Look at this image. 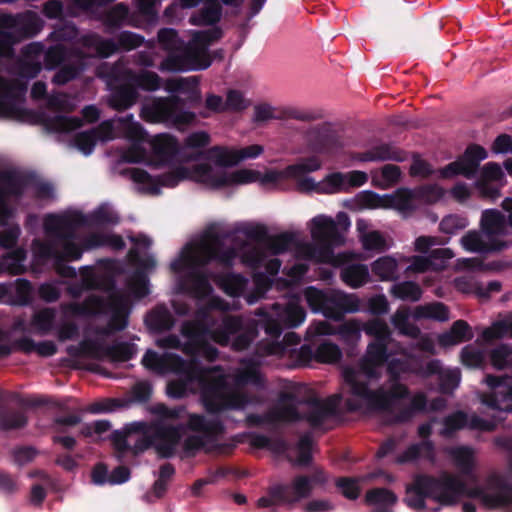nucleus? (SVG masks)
Wrapping results in <instances>:
<instances>
[{
    "mask_svg": "<svg viewBox=\"0 0 512 512\" xmlns=\"http://www.w3.org/2000/svg\"><path fill=\"white\" fill-rule=\"evenodd\" d=\"M391 386L389 390L379 388V395L385 399V404L379 406V411L392 413V408L395 400L405 399L409 396L410 392L406 385L400 383V380L390 381Z\"/></svg>",
    "mask_w": 512,
    "mask_h": 512,
    "instance_id": "obj_48",
    "label": "nucleus"
},
{
    "mask_svg": "<svg viewBox=\"0 0 512 512\" xmlns=\"http://www.w3.org/2000/svg\"><path fill=\"white\" fill-rule=\"evenodd\" d=\"M142 364L145 368L158 374L168 372L183 374L188 370V363L181 356L174 353L159 355L153 350L146 351L142 358Z\"/></svg>",
    "mask_w": 512,
    "mask_h": 512,
    "instance_id": "obj_23",
    "label": "nucleus"
},
{
    "mask_svg": "<svg viewBox=\"0 0 512 512\" xmlns=\"http://www.w3.org/2000/svg\"><path fill=\"white\" fill-rule=\"evenodd\" d=\"M85 57L79 55L76 60L63 64L54 74L52 83L58 86L65 85L76 79L85 70Z\"/></svg>",
    "mask_w": 512,
    "mask_h": 512,
    "instance_id": "obj_43",
    "label": "nucleus"
},
{
    "mask_svg": "<svg viewBox=\"0 0 512 512\" xmlns=\"http://www.w3.org/2000/svg\"><path fill=\"white\" fill-rule=\"evenodd\" d=\"M194 176L199 183L211 189H222L234 185H243L256 182L260 179L259 171L240 169L231 173L214 169L208 163H200L194 166Z\"/></svg>",
    "mask_w": 512,
    "mask_h": 512,
    "instance_id": "obj_10",
    "label": "nucleus"
},
{
    "mask_svg": "<svg viewBox=\"0 0 512 512\" xmlns=\"http://www.w3.org/2000/svg\"><path fill=\"white\" fill-rule=\"evenodd\" d=\"M485 383L491 392L482 395V403L493 410L512 413V378L489 374Z\"/></svg>",
    "mask_w": 512,
    "mask_h": 512,
    "instance_id": "obj_16",
    "label": "nucleus"
},
{
    "mask_svg": "<svg viewBox=\"0 0 512 512\" xmlns=\"http://www.w3.org/2000/svg\"><path fill=\"white\" fill-rule=\"evenodd\" d=\"M0 27L12 30L19 42L36 36L43 28V20L34 11H26L16 15L0 16Z\"/></svg>",
    "mask_w": 512,
    "mask_h": 512,
    "instance_id": "obj_22",
    "label": "nucleus"
},
{
    "mask_svg": "<svg viewBox=\"0 0 512 512\" xmlns=\"http://www.w3.org/2000/svg\"><path fill=\"white\" fill-rule=\"evenodd\" d=\"M386 363L389 381L401 380V376L404 374H415L422 377L421 371L424 370V365L413 360L392 358Z\"/></svg>",
    "mask_w": 512,
    "mask_h": 512,
    "instance_id": "obj_39",
    "label": "nucleus"
},
{
    "mask_svg": "<svg viewBox=\"0 0 512 512\" xmlns=\"http://www.w3.org/2000/svg\"><path fill=\"white\" fill-rule=\"evenodd\" d=\"M477 231H469L462 238L461 243L465 250L473 253H495L507 249V245L498 242H489L483 239Z\"/></svg>",
    "mask_w": 512,
    "mask_h": 512,
    "instance_id": "obj_34",
    "label": "nucleus"
},
{
    "mask_svg": "<svg viewBox=\"0 0 512 512\" xmlns=\"http://www.w3.org/2000/svg\"><path fill=\"white\" fill-rule=\"evenodd\" d=\"M194 166L192 169H189L184 166H178L175 169L168 171L166 173L160 174L158 176H151L146 170L142 168H132L129 173L131 179L140 184H147L149 186V190L153 194L160 193V187H170L173 188L179 184V182L185 179H193L194 181H199L194 176Z\"/></svg>",
    "mask_w": 512,
    "mask_h": 512,
    "instance_id": "obj_15",
    "label": "nucleus"
},
{
    "mask_svg": "<svg viewBox=\"0 0 512 512\" xmlns=\"http://www.w3.org/2000/svg\"><path fill=\"white\" fill-rule=\"evenodd\" d=\"M302 403L290 392H281L277 405L269 411V418L274 423H294L303 420V413L298 411L297 404Z\"/></svg>",
    "mask_w": 512,
    "mask_h": 512,
    "instance_id": "obj_28",
    "label": "nucleus"
},
{
    "mask_svg": "<svg viewBox=\"0 0 512 512\" xmlns=\"http://www.w3.org/2000/svg\"><path fill=\"white\" fill-rule=\"evenodd\" d=\"M130 10L127 4L116 3L100 16V20L105 27V32L112 34L115 30L122 28L128 22Z\"/></svg>",
    "mask_w": 512,
    "mask_h": 512,
    "instance_id": "obj_35",
    "label": "nucleus"
},
{
    "mask_svg": "<svg viewBox=\"0 0 512 512\" xmlns=\"http://www.w3.org/2000/svg\"><path fill=\"white\" fill-rule=\"evenodd\" d=\"M422 377L427 378L437 375L439 391L442 394H452L459 386L461 374L458 369H442L441 362L437 359L430 360L424 365Z\"/></svg>",
    "mask_w": 512,
    "mask_h": 512,
    "instance_id": "obj_29",
    "label": "nucleus"
},
{
    "mask_svg": "<svg viewBox=\"0 0 512 512\" xmlns=\"http://www.w3.org/2000/svg\"><path fill=\"white\" fill-rule=\"evenodd\" d=\"M311 236L313 240L326 247L341 246L344 244V236L340 233L337 223L323 215L316 216L311 221Z\"/></svg>",
    "mask_w": 512,
    "mask_h": 512,
    "instance_id": "obj_24",
    "label": "nucleus"
},
{
    "mask_svg": "<svg viewBox=\"0 0 512 512\" xmlns=\"http://www.w3.org/2000/svg\"><path fill=\"white\" fill-rule=\"evenodd\" d=\"M108 306L111 311V316L107 328L102 330V333L105 335L124 330L128 325L130 313L129 300L122 294L111 296Z\"/></svg>",
    "mask_w": 512,
    "mask_h": 512,
    "instance_id": "obj_30",
    "label": "nucleus"
},
{
    "mask_svg": "<svg viewBox=\"0 0 512 512\" xmlns=\"http://www.w3.org/2000/svg\"><path fill=\"white\" fill-rule=\"evenodd\" d=\"M263 152V147L258 144L249 145L239 150L228 149L223 146H213L207 151L200 152L198 157L213 161L219 167H231L245 159H254Z\"/></svg>",
    "mask_w": 512,
    "mask_h": 512,
    "instance_id": "obj_17",
    "label": "nucleus"
},
{
    "mask_svg": "<svg viewBox=\"0 0 512 512\" xmlns=\"http://www.w3.org/2000/svg\"><path fill=\"white\" fill-rule=\"evenodd\" d=\"M83 47L95 52L99 58L105 59L118 53L116 40L113 38H104L98 33H88L81 37Z\"/></svg>",
    "mask_w": 512,
    "mask_h": 512,
    "instance_id": "obj_33",
    "label": "nucleus"
},
{
    "mask_svg": "<svg viewBox=\"0 0 512 512\" xmlns=\"http://www.w3.org/2000/svg\"><path fill=\"white\" fill-rule=\"evenodd\" d=\"M187 379L169 381L166 393L174 399L183 398L187 393L188 382L196 380L200 388L201 402L209 414H218L227 410H243L253 402L244 392L227 391V382L223 375H212V370L203 367L188 368Z\"/></svg>",
    "mask_w": 512,
    "mask_h": 512,
    "instance_id": "obj_3",
    "label": "nucleus"
},
{
    "mask_svg": "<svg viewBox=\"0 0 512 512\" xmlns=\"http://www.w3.org/2000/svg\"><path fill=\"white\" fill-rule=\"evenodd\" d=\"M341 397L338 395L330 396L324 400L313 397L306 401L310 406L307 413H303V420L307 421L312 428H319L323 422L331 416L337 414V409Z\"/></svg>",
    "mask_w": 512,
    "mask_h": 512,
    "instance_id": "obj_26",
    "label": "nucleus"
},
{
    "mask_svg": "<svg viewBox=\"0 0 512 512\" xmlns=\"http://www.w3.org/2000/svg\"><path fill=\"white\" fill-rule=\"evenodd\" d=\"M424 454L427 458H430L434 454V444L430 440H423L420 443L411 444L403 453L396 457L397 464H405L413 462L420 458Z\"/></svg>",
    "mask_w": 512,
    "mask_h": 512,
    "instance_id": "obj_50",
    "label": "nucleus"
},
{
    "mask_svg": "<svg viewBox=\"0 0 512 512\" xmlns=\"http://www.w3.org/2000/svg\"><path fill=\"white\" fill-rule=\"evenodd\" d=\"M222 16V7L218 0H205L204 6L191 16L190 22L196 26H208L218 23Z\"/></svg>",
    "mask_w": 512,
    "mask_h": 512,
    "instance_id": "obj_41",
    "label": "nucleus"
},
{
    "mask_svg": "<svg viewBox=\"0 0 512 512\" xmlns=\"http://www.w3.org/2000/svg\"><path fill=\"white\" fill-rule=\"evenodd\" d=\"M398 264L391 256H383L375 260L371 265L372 273L380 281H389L396 278Z\"/></svg>",
    "mask_w": 512,
    "mask_h": 512,
    "instance_id": "obj_56",
    "label": "nucleus"
},
{
    "mask_svg": "<svg viewBox=\"0 0 512 512\" xmlns=\"http://www.w3.org/2000/svg\"><path fill=\"white\" fill-rule=\"evenodd\" d=\"M82 124L81 118L64 115H57L45 120L46 129L52 132H71L79 129Z\"/></svg>",
    "mask_w": 512,
    "mask_h": 512,
    "instance_id": "obj_55",
    "label": "nucleus"
},
{
    "mask_svg": "<svg viewBox=\"0 0 512 512\" xmlns=\"http://www.w3.org/2000/svg\"><path fill=\"white\" fill-rule=\"evenodd\" d=\"M123 70L112 68L108 73L107 85L111 91L109 105L117 110L123 111L132 107L138 99V91L130 80H120L118 78Z\"/></svg>",
    "mask_w": 512,
    "mask_h": 512,
    "instance_id": "obj_18",
    "label": "nucleus"
},
{
    "mask_svg": "<svg viewBox=\"0 0 512 512\" xmlns=\"http://www.w3.org/2000/svg\"><path fill=\"white\" fill-rule=\"evenodd\" d=\"M127 287L133 296L137 299H142L150 293L149 279L146 273L141 269H137L130 276L127 281Z\"/></svg>",
    "mask_w": 512,
    "mask_h": 512,
    "instance_id": "obj_62",
    "label": "nucleus"
},
{
    "mask_svg": "<svg viewBox=\"0 0 512 512\" xmlns=\"http://www.w3.org/2000/svg\"><path fill=\"white\" fill-rule=\"evenodd\" d=\"M115 40L118 47V53L129 52L139 48L145 43L144 36L128 30L118 33Z\"/></svg>",
    "mask_w": 512,
    "mask_h": 512,
    "instance_id": "obj_63",
    "label": "nucleus"
},
{
    "mask_svg": "<svg viewBox=\"0 0 512 512\" xmlns=\"http://www.w3.org/2000/svg\"><path fill=\"white\" fill-rule=\"evenodd\" d=\"M354 158L361 162H403L407 159V153L391 143H381L369 150L356 153Z\"/></svg>",
    "mask_w": 512,
    "mask_h": 512,
    "instance_id": "obj_31",
    "label": "nucleus"
},
{
    "mask_svg": "<svg viewBox=\"0 0 512 512\" xmlns=\"http://www.w3.org/2000/svg\"><path fill=\"white\" fill-rule=\"evenodd\" d=\"M482 337L487 342L503 339L505 337L512 339V314H509L503 319L494 321L490 327L483 331Z\"/></svg>",
    "mask_w": 512,
    "mask_h": 512,
    "instance_id": "obj_51",
    "label": "nucleus"
},
{
    "mask_svg": "<svg viewBox=\"0 0 512 512\" xmlns=\"http://www.w3.org/2000/svg\"><path fill=\"white\" fill-rule=\"evenodd\" d=\"M474 337L471 326L465 320H456L449 331L439 336L441 346H454L462 342L470 341Z\"/></svg>",
    "mask_w": 512,
    "mask_h": 512,
    "instance_id": "obj_37",
    "label": "nucleus"
},
{
    "mask_svg": "<svg viewBox=\"0 0 512 512\" xmlns=\"http://www.w3.org/2000/svg\"><path fill=\"white\" fill-rule=\"evenodd\" d=\"M299 254L307 260H314L317 262H328L333 257V250L331 247H326L315 242L303 243L298 246Z\"/></svg>",
    "mask_w": 512,
    "mask_h": 512,
    "instance_id": "obj_54",
    "label": "nucleus"
},
{
    "mask_svg": "<svg viewBox=\"0 0 512 512\" xmlns=\"http://www.w3.org/2000/svg\"><path fill=\"white\" fill-rule=\"evenodd\" d=\"M488 156L484 147L478 144H470L457 160L440 168L437 173L442 179H451L462 175L467 179H473L479 169L480 162Z\"/></svg>",
    "mask_w": 512,
    "mask_h": 512,
    "instance_id": "obj_14",
    "label": "nucleus"
},
{
    "mask_svg": "<svg viewBox=\"0 0 512 512\" xmlns=\"http://www.w3.org/2000/svg\"><path fill=\"white\" fill-rule=\"evenodd\" d=\"M481 233L489 242L504 243L512 247L511 230L505 214L497 209H486L481 214Z\"/></svg>",
    "mask_w": 512,
    "mask_h": 512,
    "instance_id": "obj_19",
    "label": "nucleus"
},
{
    "mask_svg": "<svg viewBox=\"0 0 512 512\" xmlns=\"http://www.w3.org/2000/svg\"><path fill=\"white\" fill-rule=\"evenodd\" d=\"M87 218L80 212L65 215L49 214L44 220V229L47 234L53 235L62 242L63 259L79 260L82 257L83 249L73 242L77 228L86 226Z\"/></svg>",
    "mask_w": 512,
    "mask_h": 512,
    "instance_id": "obj_7",
    "label": "nucleus"
},
{
    "mask_svg": "<svg viewBox=\"0 0 512 512\" xmlns=\"http://www.w3.org/2000/svg\"><path fill=\"white\" fill-rule=\"evenodd\" d=\"M26 260V251L23 248H16L0 257V275H22L26 272L23 262Z\"/></svg>",
    "mask_w": 512,
    "mask_h": 512,
    "instance_id": "obj_42",
    "label": "nucleus"
},
{
    "mask_svg": "<svg viewBox=\"0 0 512 512\" xmlns=\"http://www.w3.org/2000/svg\"><path fill=\"white\" fill-rule=\"evenodd\" d=\"M106 306L102 297L91 295L81 303H70L68 311L75 317H94L104 313Z\"/></svg>",
    "mask_w": 512,
    "mask_h": 512,
    "instance_id": "obj_38",
    "label": "nucleus"
},
{
    "mask_svg": "<svg viewBox=\"0 0 512 512\" xmlns=\"http://www.w3.org/2000/svg\"><path fill=\"white\" fill-rule=\"evenodd\" d=\"M468 424V416L463 411H456L443 419V428L440 435L445 438H450L458 430L465 428Z\"/></svg>",
    "mask_w": 512,
    "mask_h": 512,
    "instance_id": "obj_61",
    "label": "nucleus"
},
{
    "mask_svg": "<svg viewBox=\"0 0 512 512\" xmlns=\"http://www.w3.org/2000/svg\"><path fill=\"white\" fill-rule=\"evenodd\" d=\"M27 82L20 79L9 80L0 75V118H7L15 112V102L24 98Z\"/></svg>",
    "mask_w": 512,
    "mask_h": 512,
    "instance_id": "obj_25",
    "label": "nucleus"
},
{
    "mask_svg": "<svg viewBox=\"0 0 512 512\" xmlns=\"http://www.w3.org/2000/svg\"><path fill=\"white\" fill-rule=\"evenodd\" d=\"M305 140L311 151L327 153L338 143V135L330 123H322L310 127L305 134Z\"/></svg>",
    "mask_w": 512,
    "mask_h": 512,
    "instance_id": "obj_27",
    "label": "nucleus"
},
{
    "mask_svg": "<svg viewBox=\"0 0 512 512\" xmlns=\"http://www.w3.org/2000/svg\"><path fill=\"white\" fill-rule=\"evenodd\" d=\"M397 500L398 497L393 491L383 487L372 488L365 494L367 505L391 507L396 504Z\"/></svg>",
    "mask_w": 512,
    "mask_h": 512,
    "instance_id": "obj_60",
    "label": "nucleus"
},
{
    "mask_svg": "<svg viewBox=\"0 0 512 512\" xmlns=\"http://www.w3.org/2000/svg\"><path fill=\"white\" fill-rule=\"evenodd\" d=\"M136 353L135 345L128 342H116L104 346V355L114 362H126L131 360Z\"/></svg>",
    "mask_w": 512,
    "mask_h": 512,
    "instance_id": "obj_57",
    "label": "nucleus"
},
{
    "mask_svg": "<svg viewBox=\"0 0 512 512\" xmlns=\"http://www.w3.org/2000/svg\"><path fill=\"white\" fill-rule=\"evenodd\" d=\"M455 465L464 475H469L474 469V450L469 446H459L451 451Z\"/></svg>",
    "mask_w": 512,
    "mask_h": 512,
    "instance_id": "obj_59",
    "label": "nucleus"
},
{
    "mask_svg": "<svg viewBox=\"0 0 512 512\" xmlns=\"http://www.w3.org/2000/svg\"><path fill=\"white\" fill-rule=\"evenodd\" d=\"M367 181L368 175L363 171L332 172L320 181L319 194L349 193L353 188L361 187Z\"/></svg>",
    "mask_w": 512,
    "mask_h": 512,
    "instance_id": "obj_21",
    "label": "nucleus"
},
{
    "mask_svg": "<svg viewBox=\"0 0 512 512\" xmlns=\"http://www.w3.org/2000/svg\"><path fill=\"white\" fill-rule=\"evenodd\" d=\"M117 79L130 80L134 87L145 91H156L161 86V78L156 72L144 70L140 73H134L131 70H123Z\"/></svg>",
    "mask_w": 512,
    "mask_h": 512,
    "instance_id": "obj_36",
    "label": "nucleus"
},
{
    "mask_svg": "<svg viewBox=\"0 0 512 512\" xmlns=\"http://www.w3.org/2000/svg\"><path fill=\"white\" fill-rule=\"evenodd\" d=\"M491 365L497 370H505L512 367V345L501 343L489 353Z\"/></svg>",
    "mask_w": 512,
    "mask_h": 512,
    "instance_id": "obj_58",
    "label": "nucleus"
},
{
    "mask_svg": "<svg viewBox=\"0 0 512 512\" xmlns=\"http://www.w3.org/2000/svg\"><path fill=\"white\" fill-rule=\"evenodd\" d=\"M210 328L201 321H186L181 334L186 338L182 351L192 358L202 357L209 362L218 358V349L210 343Z\"/></svg>",
    "mask_w": 512,
    "mask_h": 512,
    "instance_id": "obj_12",
    "label": "nucleus"
},
{
    "mask_svg": "<svg viewBox=\"0 0 512 512\" xmlns=\"http://www.w3.org/2000/svg\"><path fill=\"white\" fill-rule=\"evenodd\" d=\"M272 310L271 314H264L257 324L272 340H277L284 329L298 327L306 317L305 310L294 303L286 305L274 303Z\"/></svg>",
    "mask_w": 512,
    "mask_h": 512,
    "instance_id": "obj_11",
    "label": "nucleus"
},
{
    "mask_svg": "<svg viewBox=\"0 0 512 512\" xmlns=\"http://www.w3.org/2000/svg\"><path fill=\"white\" fill-rule=\"evenodd\" d=\"M190 431L201 433V435H189L183 442V450L188 456L204 449L206 452L220 450L222 445L217 440L225 432V426L219 419H207L204 415L191 413L188 415L186 424Z\"/></svg>",
    "mask_w": 512,
    "mask_h": 512,
    "instance_id": "obj_5",
    "label": "nucleus"
},
{
    "mask_svg": "<svg viewBox=\"0 0 512 512\" xmlns=\"http://www.w3.org/2000/svg\"><path fill=\"white\" fill-rule=\"evenodd\" d=\"M236 257V249L225 248L221 235L209 230L198 244L185 245L179 257L170 263V270L179 274L188 269L189 271L178 282L179 290L197 300H204L213 292V287L208 276L200 268L216 261L230 269L233 267Z\"/></svg>",
    "mask_w": 512,
    "mask_h": 512,
    "instance_id": "obj_2",
    "label": "nucleus"
},
{
    "mask_svg": "<svg viewBox=\"0 0 512 512\" xmlns=\"http://www.w3.org/2000/svg\"><path fill=\"white\" fill-rule=\"evenodd\" d=\"M342 376L351 396L345 400V407L349 412H358L362 409L379 411V406L385 404L384 397L379 395V388L371 389L369 382L363 379L356 369L346 367Z\"/></svg>",
    "mask_w": 512,
    "mask_h": 512,
    "instance_id": "obj_8",
    "label": "nucleus"
},
{
    "mask_svg": "<svg viewBox=\"0 0 512 512\" xmlns=\"http://www.w3.org/2000/svg\"><path fill=\"white\" fill-rule=\"evenodd\" d=\"M305 300L313 312H320L326 318L342 320L346 313L359 310V300L340 291H323L315 287H307L304 292Z\"/></svg>",
    "mask_w": 512,
    "mask_h": 512,
    "instance_id": "obj_6",
    "label": "nucleus"
},
{
    "mask_svg": "<svg viewBox=\"0 0 512 512\" xmlns=\"http://www.w3.org/2000/svg\"><path fill=\"white\" fill-rule=\"evenodd\" d=\"M509 469L512 473V458L509 461ZM487 484L497 492L488 493L482 487L467 489L460 478L447 471L441 472L439 476L416 474L413 482L406 487L404 502L417 512L426 509V499L436 501L439 506L432 512H439L440 506L455 505L463 495L480 499L485 506L492 509L512 504V486L501 476L490 475Z\"/></svg>",
    "mask_w": 512,
    "mask_h": 512,
    "instance_id": "obj_1",
    "label": "nucleus"
},
{
    "mask_svg": "<svg viewBox=\"0 0 512 512\" xmlns=\"http://www.w3.org/2000/svg\"><path fill=\"white\" fill-rule=\"evenodd\" d=\"M390 293L403 301L417 302L422 296V289L416 282L403 281L392 285Z\"/></svg>",
    "mask_w": 512,
    "mask_h": 512,
    "instance_id": "obj_53",
    "label": "nucleus"
},
{
    "mask_svg": "<svg viewBox=\"0 0 512 512\" xmlns=\"http://www.w3.org/2000/svg\"><path fill=\"white\" fill-rule=\"evenodd\" d=\"M155 157L162 163L171 162L180 152L176 137L169 134H158L151 141Z\"/></svg>",
    "mask_w": 512,
    "mask_h": 512,
    "instance_id": "obj_32",
    "label": "nucleus"
},
{
    "mask_svg": "<svg viewBox=\"0 0 512 512\" xmlns=\"http://www.w3.org/2000/svg\"><path fill=\"white\" fill-rule=\"evenodd\" d=\"M223 31L220 27L213 26L204 31H198L193 35V42L200 49L185 50L180 54L168 55L162 62L163 69L168 71H188V70H205L211 63L212 59L208 54L207 48L214 42L221 39Z\"/></svg>",
    "mask_w": 512,
    "mask_h": 512,
    "instance_id": "obj_4",
    "label": "nucleus"
},
{
    "mask_svg": "<svg viewBox=\"0 0 512 512\" xmlns=\"http://www.w3.org/2000/svg\"><path fill=\"white\" fill-rule=\"evenodd\" d=\"M313 491L309 476H295L289 484H275L268 488V494L281 504L294 505L308 498Z\"/></svg>",
    "mask_w": 512,
    "mask_h": 512,
    "instance_id": "obj_20",
    "label": "nucleus"
},
{
    "mask_svg": "<svg viewBox=\"0 0 512 512\" xmlns=\"http://www.w3.org/2000/svg\"><path fill=\"white\" fill-rule=\"evenodd\" d=\"M0 179L4 184V187L1 188L5 193V197L11 195L16 198H21L24 194L25 187L30 183L28 176L17 175L11 171L0 172Z\"/></svg>",
    "mask_w": 512,
    "mask_h": 512,
    "instance_id": "obj_45",
    "label": "nucleus"
},
{
    "mask_svg": "<svg viewBox=\"0 0 512 512\" xmlns=\"http://www.w3.org/2000/svg\"><path fill=\"white\" fill-rule=\"evenodd\" d=\"M323 117L321 111L301 109L294 106L282 107L277 111V120H297L301 122H312Z\"/></svg>",
    "mask_w": 512,
    "mask_h": 512,
    "instance_id": "obj_49",
    "label": "nucleus"
},
{
    "mask_svg": "<svg viewBox=\"0 0 512 512\" xmlns=\"http://www.w3.org/2000/svg\"><path fill=\"white\" fill-rule=\"evenodd\" d=\"M184 105V101L178 96L160 98L144 110L146 120L184 130L196 120V114L184 110Z\"/></svg>",
    "mask_w": 512,
    "mask_h": 512,
    "instance_id": "obj_9",
    "label": "nucleus"
},
{
    "mask_svg": "<svg viewBox=\"0 0 512 512\" xmlns=\"http://www.w3.org/2000/svg\"><path fill=\"white\" fill-rule=\"evenodd\" d=\"M296 237L292 232H282L277 235H269L264 247L250 246L242 252V262L251 268L261 267L267 257V252L271 255H280L289 250L295 244Z\"/></svg>",
    "mask_w": 512,
    "mask_h": 512,
    "instance_id": "obj_13",
    "label": "nucleus"
},
{
    "mask_svg": "<svg viewBox=\"0 0 512 512\" xmlns=\"http://www.w3.org/2000/svg\"><path fill=\"white\" fill-rule=\"evenodd\" d=\"M145 324L152 332L161 333L174 326V318L165 306H157L146 315Z\"/></svg>",
    "mask_w": 512,
    "mask_h": 512,
    "instance_id": "obj_40",
    "label": "nucleus"
},
{
    "mask_svg": "<svg viewBox=\"0 0 512 512\" xmlns=\"http://www.w3.org/2000/svg\"><path fill=\"white\" fill-rule=\"evenodd\" d=\"M219 287L229 296L239 297L245 291L248 280L241 274H219L215 278Z\"/></svg>",
    "mask_w": 512,
    "mask_h": 512,
    "instance_id": "obj_44",
    "label": "nucleus"
},
{
    "mask_svg": "<svg viewBox=\"0 0 512 512\" xmlns=\"http://www.w3.org/2000/svg\"><path fill=\"white\" fill-rule=\"evenodd\" d=\"M384 208H393L400 212L413 211L415 208L413 192L408 188H399L394 194L386 195Z\"/></svg>",
    "mask_w": 512,
    "mask_h": 512,
    "instance_id": "obj_46",
    "label": "nucleus"
},
{
    "mask_svg": "<svg viewBox=\"0 0 512 512\" xmlns=\"http://www.w3.org/2000/svg\"><path fill=\"white\" fill-rule=\"evenodd\" d=\"M415 317L444 322L449 319V308L442 302H432L418 306L415 309Z\"/></svg>",
    "mask_w": 512,
    "mask_h": 512,
    "instance_id": "obj_52",
    "label": "nucleus"
},
{
    "mask_svg": "<svg viewBox=\"0 0 512 512\" xmlns=\"http://www.w3.org/2000/svg\"><path fill=\"white\" fill-rule=\"evenodd\" d=\"M341 279L352 288H358L369 280V270L365 264H351L341 271Z\"/></svg>",
    "mask_w": 512,
    "mask_h": 512,
    "instance_id": "obj_47",
    "label": "nucleus"
},
{
    "mask_svg": "<svg viewBox=\"0 0 512 512\" xmlns=\"http://www.w3.org/2000/svg\"><path fill=\"white\" fill-rule=\"evenodd\" d=\"M342 358L340 348L329 341L321 342L316 347V362L336 363Z\"/></svg>",
    "mask_w": 512,
    "mask_h": 512,
    "instance_id": "obj_64",
    "label": "nucleus"
}]
</instances>
